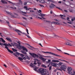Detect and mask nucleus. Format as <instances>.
<instances>
[{"label": "nucleus", "mask_w": 75, "mask_h": 75, "mask_svg": "<svg viewBox=\"0 0 75 75\" xmlns=\"http://www.w3.org/2000/svg\"><path fill=\"white\" fill-rule=\"evenodd\" d=\"M11 18H13L14 17V16L12 14V15H11Z\"/></svg>", "instance_id": "5fc2aeb1"}, {"label": "nucleus", "mask_w": 75, "mask_h": 75, "mask_svg": "<svg viewBox=\"0 0 75 75\" xmlns=\"http://www.w3.org/2000/svg\"><path fill=\"white\" fill-rule=\"evenodd\" d=\"M6 23H8V24H9V22H8V21H6Z\"/></svg>", "instance_id": "338daca9"}, {"label": "nucleus", "mask_w": 75, "mask_h": 75, "mask_svg": "<svg viewBox=\"0 0 75 75\" xmlns=\"http://www.w3.org/2000/svg\"><path fill=\"white\" fill-rule=\"evenodd\" d=\"M28 45L29 47H30L32 48H34V47H33L32 46H31L29 44H28Z\"/></svg>", "instance_id": "09e8293b"}, {"label": "nucleus", "mask_w": 75, "mask_h": 75, "mask_svg": "<svg viewBox=\"0 0 75 75\" xmlns=\"http://www.w3.org/2000/svg\"><path fill=\"white\" fill-rule=\"evenodd\" d=\"M19 3H22V1L21 0H19Z\"/></svg>", "instance_id": "774afa93"}, {"label": "nucleus", "mask_w": 75, "mask_h": 75, "mask_svg": "<svg viewBox=\"0 0 75 75\" xmlns=\"http://www.w3.org/2000/svg\"><path fill=\"white\" fill-rule=\"evenodd\" d=\"M8 44L6 43H5V48L7 49V50L8 51V52H10L11 53H13V52L10 49H8V47H7Z\"/></svg>", "instance_id": "7ed1b4c3"}, {"label": "nucleus", "mask_w": 75, "mask_h": 75, "mask_svg": "<svg viewBox=\"0 0 75 75\" xmlns=\"http://www.w3.org/2000/svg\"><path fill=\"white\" fill-rule=\"evenodd\" d=\"M57 69L59 70H60L61 71H62V70L61 69L57 68Z\"/></svg>", "instance_id": "e433bc0d"}, {"label": "nucleus", "mask_w": 75, "mask_h": 75, "mask_svg": "<svg viewBox=\"0 0 75 75\" xmlns=\"http://www.w3.org/2000/svg\"><path fill=\"white\" fill-rule=\"evenodd\" d=\"M30 66L32 67H34L35 66L33 64H30Z\"/></svg>", "instance_id": "c85d7f7f"}, {"label": "nucleus", "mask_w": 75, "mask_h": 75, "mask_svg": "<svg viewBox=\"0 0 75 75\" xmlns=\"http://www.w3.org/2000/svg\"><path fill=\"white\" fill-rule=\"evenodd\" d=\"M27 3L26 2H25L24 3V5H25V6L27 5Z\"/></svg>", "instance_id": "69168bd1"}, {"label": "nucleus", "mask_w": 75, "mask_h": 75, "mask_svg": "<svg viewBox=\"0 0 75 75\" xmlns=\"http://www.w3.org/2000/svg\"><path fill=\"white\" fill-rule=\"evenodd\" d=\"M24 8L26 9L27 8H28V7L27 6H24Z\"/></svg>", "instance_id": "e2e57ef3"}, {"label": "nucleus", "mask_w": 75, "mask_h": 75, "mask_svg": "<svg viewBox=\"0 0 75 75\" xmlns=\"http://www.w3.org/2000/svg\"><path fill=\"white\" fill-rule=\"evenodd\" d=\"M67 20L68 21H70L69 20V17H67Z\"/></svg>", "instance_id": "864d4df0"}, {"label": "nucleus", "mask_w": 75, "mask_h": 75, "mask_svg": "<svg viewBox=\"0 0 75 75\" xmlns=\"http://www.w3.org/2000/svg\"><path fill=\"white\" fill-rule=\"evenodd\" d=\"M69 11L71 13H73V10H72V9H70V10H69Z\"/></svg>", "instance_id": "c9c22d12"}, {"label": "nucleus", "mask_w": 75, "mask_h": 75, "mask_svg": "<svg viewBox=\"0 0 75 75\" xmlns=\"http://www.w3.org/2000/svg\"><path fill=\"white\" fill-rule=\"evenodd\" d=\"M72 70V68L71 67H68V71H69L68 73L70 74L72 73V72L71 71Z\"/></svg>", "instance_id": "0eeeda50"}, {"label": "nucleus", "mask_w": 75, "mask_h": 75, "mask_svg": "<svg viewBox=\"0 0 75 75\" xmlns=\"http://www.w3.org/2000/svg\"><path fill=\"white\" fill-rule=\"evenodd\" d=\"M6 13L7 14H8L9 15H12V13H11V12H9L7 11H6Z\"/></svg>", "instance_id": "dca6fc26"}, {"label": "nucleus", "mask_w": 75, "mask_h": 75, "mask_svg": "<svg viewBox=\"0 0 75 75\" xmlns=\"http://www.w3.org/2000/svg\"><path fill=\"white\" fill-rule=\"evenodd\" d=\"M39 16H41V18H42L43 19H45V18L43 17L45 16V15L43 14L40 13V14H39Z\"/></svg>", "instance_id": "6e6552de"}, {"label": "nucleus", "mask_w": 75, "mask_h": 75, "mask_svg": "<svg viewBox=\"0 0 75 75\" xmlns=\"http://www.w3.org/2000/svg\"><path fill=\"white\" fill-rule=\"evenodd\" d=\"M51 61V60H48V61L47 62V63H50V62Z\"/></svg>", "instance_id": "473e14b6"}, {"label": "nucleus", "mask_w": 75, "mask_h": 75, "mask_svg": "<svg viewBox=\"0 0 75 75\" xmlns=\"http://www.w3.org/2000/svg\"><path fill=\"white\" fill-rule=\"evenodd\" d=\"M26 31H27V34H28V35H29V33H28V29H26Z\"/></svg>", "instance_id": "de8ad7c7"}, {"label": "nucleus", "mask_w": 75, "mask_h": 75, "mask_svg": "<svg viewBox=\"0 0 75 75\" xmlns=\"http://www.w3.org/2000/svg\"><path fill=\"white\" fill-rule=\"evenodd\" d=\"M25 57L26 58H27V59H29V60H30V58H29V57H28V56H25Z\"/></svg>", "instance_id": "f704fd0d"}, {"label": "nucleus", "mask_w": 75, "mask_h": 75, "mask_svg": "<svg viewBox=\"0 0 75 75\" xmlns=\"http://www.w3.org/2000/svg\"><path fill=\"white\" fill-rule=\"evenodd\" d=\"M74 21V18H73V19H71V21Z\"/></svg>", "instance_id": "0e129e2a"}, {"label": "nucleus", "mask_w": 75, "mask_h": 75, "mask_svg": "<svg viewBox=\"0 0 75 75\" xmlns=\"http://www.w3.org/2000/svg\"><path fill=\"white\" fill-rule=\"evenodd\" d=\"M30 12H32V13H34V11L33 10H30Z\"/></svg>", "instance_id": "8fccbe9b"}, {"label": "nucleus", "mask_w": 75, "mask_h": 75, "mask_svg": "<svg viewBox=\"0 0 75 75\" xmlns=\"http://www.w3.org/2000/svg\"><path fill=\"white\" fill-rule=\"evenodd\" d=\"M56 63H51V65L55 67Z\"/></svg>", "instance_id": "a211bd4d"}, {"label": "nucleus", "mask_w": 75, "mask_h": 75, "mask_svg": "<svg viewBox=\"0 0 75 75\" xmlns=\"http://www.w3.org/2000/svg\"><path fill=\"white\" fill-rule=\"evenodd\" d=\"M22 18H23L24 19H25V20H27V18H25V17H22Z\"/></svg>", "instance_id": "4d7b16f0"}, {"label": "nucleus", "mask_w": 75, "mask_h": 75, "mask_svg": "<svg viewBox=\"0 0 75 75\" xmlns=\"http://www.w3.org/2000/svg\"><path fill=\"white\" fill-rule=\"evenodd\" d=\"M65 44L66 45H70L71 46H72V45H71V43L70 42H66L65 43Z\"/></svg>", "instance_id": "9b49d317"}, {"label": "nucleus", "mask_w": 75, "mask_h": 75, "mask_svg": "<svg viewBox=\"0 0 75 75\" xmlns=\"http://www.w3.org/2000/svg\"><path fill=\"white\" fill-rule=\"evenodd\" d=\"M20 55H21V56H22V58L23 57V56H24V54H21Z\"/></svg>", "instance_id": "c03bdc74"}, {"label": "nucleus", "mask_w": 75, "mask_h": 75, "mask_svg": "<svg viewBox=\"0 0 75 75\" xmlns=\"http://www.w3.org/2000/svg\"><path fill=\"white\" fill-rule=\"evenodd\" d=\"M12 50L14 52H16L17 51V50H16L13 48H12Z\"/></svg>", "instance_id": "5701e85b"}, {"label": "nucleus", "mask_w": 75, "mask_h": 75, "mask_svg": "<svg viewBox=\"0 0 75 75\" xmlns=\"http://www.w3.org/2000/svg\"><path fill=\"white\" fill-rule=\"evenodd\" d=\"M54 8V7L51 5L49 6V8Z\"/></svg>", "instance_id": "cd10ccee"}, {"label": "nucleus", "mask_w": 75, "mask_h": 75, "mask_svg": "<svg viewBox=\"0 0 75 75\" xmlns=\"http://www.w3.org/2000/svg\"><path fill=\"white\" fill-rule=\"evenodd\" d=\"M13 54L15 55V56H16V57H18V55H17V54H16L15 53H13Z\"/></svg>", "instance_id": "4c0bfd02"}, {"label": "nucleus", "mask_w": 75, "mask_h": 75, "mask_svg": "<svg viewBox=\"0 0 75 75\" xmlns=\"http://www.w3.org/2000/svg\"><path fill=\"white\" fill-rule=\"evenodd\" d=\"M22 13H23L24 14H27V12H22Z\"/></svg>", "instance_id": "bf43d9fd"}, {"label": "nucleus", "mask_w": 75, "mask_h": 75, "mask_svg": "<svg viewBox=\"0 0 75 75\" xmlns=\"http://www.w3.org/2000/svg\"><path fill=\"white\" fill-rule=\"evenodd\" d=\"M1 1L2 3H3V4H7V2L5 1H4L1 0Z\"/></svg>", "instance_id": "6ab92c4d"}, {"label": "nucleus", "mask_w": 75, "mask_h": 75, "mask_svg": "<svg viewBox=\"0 0 75 75\" xmlns=\"http://www.w3.org/2000/svg\"><path fill=\"white\" fill-rule=\"evenodd\" d=\"M37 63H38V64L40 65L41 64V63H40V62H39H39H37Z\"/></svg>", "instance_id": "ea45409f"}, {"label": "nucleus", "mask_w": 75, "mask_h": 75, "mask_svg": "<svg viewBox=\"0 0 75 75\" xmlns=\"http://www.w3.org/2000/svg\"><path fill=\"white\" fill-rule=\"evenodd\" d=\"M62 63H61V62H59V65H60V66H62Z\"/></svg>", "instance_id": "a18cd8bd"}, {"label": "nucleus", "mask_w": 75, "mask_h": 75, "mask_svg": "<svg viewBox=\"0 0 75 75\" xmlns=\"http://www.w3.org/2000/svg\"><path fill=\"white\" fill-rule=\"evenodd\" d=\"M18 46H19V47L23 49V50L26 51V52H28V50L26 49V48L25 47H24L23 46H22L20 45H19V44L18 45Z\"/></svg>", "instance_id": "20e7f679"}, {"label": "nucleus", "mask_w": 75, "mask_h": 75, "mask_svg": "<svg viewBox=\"0 0 75 75\" xmlns=\"http://www.w3.org/2000/svg\"><path fill=\"white\" fill-rule=\"evenodd\" d=\"M61 61H64L65 62H67V63L69 64V62H67V61H66V60H62Z\"/></svg>", "instance_id": "7c9ffc66"}, {"label": "nucleus", "mask_w": 75, "mask_h": 75, "mask_svg": "<svg viewBox=\"0 0 75 75\" xmlns=\"http://www.w3.org/2000/svg\"><path fill=\"white\" fill-rule=\"evenodd\" d=\"M64 53L66 54H67L68 55H69V53H66V52H64Z\"/></svg>", "instance_id": "603ef678"}, {"label": "nucleus", "mask_w": 75, "mask_h": 75, "mask_svg": "<svg viewBox=\"0 0 75 75\" xmlns=\"http://www.w3.org/2000/svg\"><path fill=\"white\" fill-rule=\"evenodd\" d=\"M0 39L1 40V41L3 43H5V41L2 38H1Z\"/></svg>", "instance_id": "f3484780"}, {"label": "nucleus", "mask_w": 75, "mask_h": 75, "mask_svg": "<svg viewBox=\"0 0 75 75\" xmlns=\"http://www.w3.org/2000/svg\"><path fill=\"white\" fill-rule=\"evenodd\" d=\"M30 54L32 55V57H33V58H35V57L36 58H38L39 57V56H38V55H37L35 53H33V54H32L31 53H30Z\"/></svg>", "instance_id": "39448f33"}, {"label": "nucleus", "mask_w": 75, "mask_h": 75, "mask_svg": "<svg viewBox=\"0 0 75 75\" xmlns=\"http://www.w3.org/2000/svg\"><path fill=\"white\" fill-rule=\"evenodd\" d=\"M43 52L44 53H46L50 54L52 55H54L55 56H56L57 57H61V56H59V55H57V54H55L53 52Z\"/></svg>", "instance_id": "f03ea898"}, {"label": "nucleus", "mask_w": 75, "mask_h": 75, "mask_svg": "<svg viewBox=\"0 0 75 75\" xmlns=\"http://www.w3.org/2000/svg\"><path fill=\"white\" fill-rule=\"evenodd\" d=\"M6 39L9 42H12V40L9 38H6Z\"/></svg>", "instance_id": "4468645a"}, {"label": "nucleus", "mask_w": 75, "mask_h": 75, "mask_svg": "<svg viewBox=\"0 0 75 75\" xmlns=\"http://www.w3.org/2000/svg\"><path fill=\"white\" fill-rule=\"evenodd\" d=\"M7 46L12 47V45H11L10 43L8 44Z\"/></svg>", "instance_id": "bb28decb"}, {"label": "nucleus", "mask_w": 75, "mask_h": 75, "mask_svg": "<svg viewBox=\"0 0 75 75\" xmlns=\"http://www.w3.org/2000/svg\"><path fill=\"white\" fill-rule=\"evenodd\" d=\"M60 67V65H59V64H57L56 63V65H55V67Z\"/></svg>", "instance_id": "412c9836"}, {"label": "nucleus", "mask_w": 75, "mask_h": 75, "mask_svg": "<svg viewBox=\"0 0 75 75\" xmlns=\"http://www.w3.org/2000/svg\"><path fill=\"white\" fill-rule=\"evenodd\" d=\"M21 52L23 53L25 55L27 54V53L26 52L24 51H23V50L21 51Z\"/></svg>", "instance_id": "b1692460"}, {"label": "nucleus", "mask_w": 75, "mask_h": 75, "mask_svg": "<svg viewBox=\"0 0 75 75\" xmlns=\"http://www.w3.org/2000/svg\"><path fill=\"white\" fill-rule=\"evenodd\" d=\"M54 36L57 37H59V36L58 35H56L55 34H54Z\"/></svg>", "instance_id": "37998d69"}, {"label": "nucleus", "mask_w": 75, "mask_h": 75, "mask_svg": "<svg viewBox=\"0 0 75 75\" xmlns=\"http://www.w3.org/2000/svg\"><path fill=\"white\" fill-rule=\"evenodd\" d=\"M18 59L19 60H20L22 62H23V61L22 60H23V59H22V58H21V57H18Z\"/></svg>", "instance_id": "2eb2a0df"}, {"label": "nucleus", "mask_w": 75, "mask_h": 75, "mask_svg": "<svg viewBox=\"0 0 75 75\" xmlns=\"http://www.w3.org/2000/svg\"><path fill=\"white\" fill-rule=\"evenodd\" d=\"M15 54L18 55H20V53L18 52H16Z\"/></svg>", "instance_id": "393cba45"}, {"label": "nucleus", "mask_w": 75, "mask_h": 75, "mask_svg": "<svg viewBox=\"0 0 75 75\" xmlns=\"http://www.w3.org/2000/svg\"><path fill=\"white\" fill-rule=\"evenodd\" d=\"M25 35H26V36H27L28 38H30V37L28 35H27V34H25Z\"/></svg>", "instance_id": "a878e982"}, {"label": "nucleus", "mask_w": 75, "mask_h": 75, "mask_svg": "<svg viewBox=\"0 0 75 75\" xmlns=\"http://www.w3.org/2000/svg\"><path fill=\"white\" fill-rule=\"evenodd\" d=\"M38 68H36L35 69H33V70H35V71L41 74L42 75H48L49 73L48 71H44V69H40L38 70H37V69Z\"/></svg>", "instance_id": "f257e3e1"}, {"label": "nucleus", "mask_w": 75, "mask_h": 75, "mask_svg": "<svg viewBox=\"0 0 75 75\" xmlns=\"http://www.w3.org/2000/svg\"><path fill=\"white\" fill-rule=\"evenodd\" d=\"M57 75H61V73L60 72H57Z\"/></svg>", "instance_id": "72a5a7b5"}, {"label": "nucleus", "mask_w": 75, "mask_h": 75, "mask_svg": "<svg viewBox=\"0 0 75 75\" xmlns=\"http://www.w3.org/2000/svg\"><path fill=\"white\" fill-rule=\"evenodd\" d=\"M52 24H54L56 25H59V23L57 22H52Z\"/></svg>", "instance_id": "ddd939ff"}, {"label": "nucleus", "mask_w": 75, "mask_h": 75, "mask_svg": "<svg viewBox=\"0 0 75 75\" xmlns=\"http://www.w3.org/2000/svg\"><path fill=\"white\" fill-rule=\"evenodd\" d=\"M15 31L17 33H18V32H19V33H21L22 34H25V33H22V32H21V31L19 30H16V29H15Z\"/></svg>", "instance_id": "1a4fd4ad"}, {"label": "nucleus", "mask_w": 75, "mask_h": 75, "mask_svg": "<svg viewBox=\"0 0 75 75\" xmlns=\"http://www.w3.org/2000/svg\"><path fill=\"white\" fill-rule=\"evenodd\" d=\"M52 62H59V60H52Z\"/></svg>", "instance_id": "aec40b11"}, {"label": "nucleus", "mask_w": 75, "mask_h": 75, "mask_svg": "<svg viewBox=\"0 0 75 75\" xmlns=\"http://www.w3.org/2000/svg\"><path fill=\"white\" fill-rule=\"evenodd\" d=\"M11 44L13 46H14V44L13 43H12V42L11 43Z\"/></svg>", "instance_id": "680f3d73"}, {"label": "nucleus", "mask_w": 75, "mask_h": 75, "mask_svg": "<svg viewBox=\"0 0 75 75\" xmlns=\"http://www.w3.org/2000/svg\"><path fill=\"white\" fill-rule=\"evenodd\" d=\"M67 23L69 24H72V23L71 22H67Z\"/></svg>", "instance_id": "3c124183"}, {"label": "nucleus", "mask_w": 75, "mask_h": 75, "mask_svg": "<svg viewBox=\"0 0 75 75\" xmlns=\"http://www.w3.org/2000/svg\"><path fill=\"white\" fill-rule=\"evenodd\" d=\"M39 58L41 60H42L43 62H45L46 61L45 59L43 58V57H41V56H39Z\"/></svg>", "instance_id": "9d476101"}, {"label": "nucleus", "mask_w": 75, "mask_h": 75, "mask_svg": "<svg viewBox=\"0 0 75 75\" xmlns=\"http://www.w3.org/2000/svg\"><path fill=\"white\" fill-rule=\"evenodd\" d=\"M51 6H54L55 7H56V6L54 5L53 4V3H52L51 4Z\"/></svg>", "instance_id": "79ce46f5"}, {"label": "nucleus", "mask_w": 75, "mask_h": 75, "mask_svg": "<svg viewBox=\"0 0 75 75\" xmlns=\"http://www.w3.org/2000/svg\"><path fill=\"white\" fill-rule=\"evenodd\" d=\"M56 8H58L59 10H62V9L61 8H60L59 7H56Z\"/></svg>", "instance_id": "c756f323"}, {"label": "nucleus", "mask_w": 75, "mask_h": 75, "mask_svg": "<svg viewBox=\"0 0 75 75\" xmlns=\"http://www.w3.org/2000/svg\"><path fill=\"white\" fill-rule=\"evenodd\" d=\"M56 49L58 50V51L60 52H62V51L60 49H59L58 48H57V47H56Z\"/></svg>", "instance_id": "58836bf2"}, {"label": "nucleus", "mask_w": 75, "mask_h": 75, "mask_svg": "<svg viewBox=\"0 0 75 75\" xmlns=\"http://www.w3.org/2000/svg\"><path fill=\"white\" fill-rule=\"evenodd\" d=\"M11 8H13V9H16V7H15V8H13V7H11Z\"/></svg>", "instance_id": "13d9d810"}, {"label": "nucleus", "mask_w": 75, "mask_h": 75, "mask_svg": "<svg viewBox=\"0 0 75 75\" xmlns=\"http://www.w3.org/2000/svg\"><path fill=\"white\" fill-rule=\"evenodd\" d=\"M42 67H44L45 68H46V66L44 65V64H42Z\"/></svg>", "instance_id": "2f4dec72"}, {"label": "nucleus", "mask_w": 75, "mask_h": 75, "mask_svg": "<svg viewBox=\"0 0 75 75\" xmlns=\"http://www.w3.org/2000/svg\"><path fill=\"white\" fill-rule=\"evenodd\" d=\"M3 45V43H1L0 42V45L1 46L2 45Z\"/></svg>", "instance_id": "052dcab7"}, {"label": "nucleus", "mask_w": 75, "mask_h": 75, "mask_svg": "<svg viewBox=\"0 0 75 75\" xmlns=\"http://www.w3.org/2000/svg\"><path fill=\"white\" fill-rule=\"evenodd\" d=\"M40 3L42 4H45V3L46 2L44 0H41L40 1Z\"/></svg>", "instance_id": "f8f14e48"}, {"label": "nucleus", "mask_w": 75, "mask_h": 75, "mask_svg": "<svg viewBox=\"0 0 75 75\" xmlns=\"http://www.w3.org/2000/svg\"><path fill=\"white\" fill-rule=\"evenodd\" d=\"M60 69H62V70L65 71L64 69H66L67 67L65 65H63L60 67Z\"/></svg>", "instance_id": "423d86ee"}, {"label": "nucleus", "mask_w": 75, "mask_h": 75, "mask_svg": "<svg viewBox=\"0 0 75 75\" xmlns=\"http://www.w3.org/2000/svg\"><path fill=\"white\" fill-rule=\"evenodd\" d=\"M48 1H49V2H52V3H54L55 2L52 0H48Z\"/></svg>", "instance_id": "4be33fe9"}, {"label": "nucleus", "mask_w": 75, "mask_h": 75, "mask_svg": "<svg viewBox=\"0 0 75 75\" xmlns=\"http://www.w3.org/2000/svg\"><path fill=\"white\" fill-rule=\"evenodd\" d=\"M35 60H36V61L38 62L40 61V60L39 59H35Z\"/></svg>", "instance_id": "6e6d98bb"}, {"label": "nucleus", "mask_w": 75, "mask_h": 75, "mask_svg": "<svg viewBox=\"0 0 75 75\" xmlns=\"http://www.w3.org/2000/svg\"><path fill=\"white\" fill-rule=\"evenodd\" d=\"M39 6H40V7H44V6L42 5L39 4Z\"/></svg>", "instance_id": "49530a36"}, {"label": "nucleus", "mask_w": 75, "mask_h": 75, "mask_svg": "<svg viewBox=\"0 0 75 75\" xmlns=\"http://www.w3.org/2000/svg\"><path fill=\"white\" fill-rule=\"evenodd\" d=\"M52 66H50L49 68V70H51V69H52Z\"/></svg>", "instance_id": "a19ab883"}]
</instances>
